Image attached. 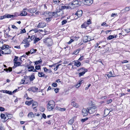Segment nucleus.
Masks as SVG:
<instances>
[{
    "mask_svg": "<svg viewBox=\"0 0 130 130\" xmlns=\"http://www.w3.org/2000/svg\"><path fill=\"white\" fill-rule=\"evenodd\" d=\"M55 105L54 102L53 101H49L47 105V109L49 111H51L54 108Z\"/></svg>",
    "mask_w": 130,
    "mask_h": 130,
    "instance_id": "1",
    "label": "nucleus"
},
{
    "mask_svg": "<svg viewBox=\"0 0 130 130\" xmlns=\"http://www.w3.org/2000/svg\"><path fill=\"white\" fill-rule=\"evenodd\" d=\"M43 42L48 46H51L53 43V41L51 38H47L44 39Z\"/></svg>",
    "mask_w": 130,
    "mask_h": 130,
    "instance_id": "2",
    "label": "nucleus"
},
{
    "mask_svg": "<svg viewBox=\"0 0 130 130\" xmlns=\"http://www.w3.org/2000/svg\"><path fill=\"white\" fill-rule=\"evenodd\" d=\"M87 109L89 112L90 114H92L94 113L96 110V107L95 106L89 107Z\"/></svg>",
    "mask_w": 130,
    "mask_h": 130,
    "instance_id": "3",
    "label": "nucleus"
},
{
    "mask_svg": "<svg viewBox=\"0 0 130 130\" xmlns=\"http://www.w3.org/2000/svg\"><path fill=\"white\" fill-rule=\"evenodd\" d=\"M80 3V2L79 1H73L71 3H69V5H71V6L73 7L72 9L74 7L77 6V5H79V3Z\"/></svg>",
    "mask_w": 130,
    "mask_h": 130,
    "instance_id": "4",
    "label": "nucleus"
},
{
    "mask_svg": "<svg viewBox=\"0 0 130 130\" xmlns=\"http://www.w3.org/2000/svg\"><path fill=\"white\" fill-rule=\"evenodd\" d=\"M63 4H62L61 5H60V6H61V9L62 10L64 9H72V8L73 7L71 6V5H69V3L68 5L65 4L63 6H62L61 5H63Z\"/></svg>",
    "mask_w": 130,
    "mask_h": 130,
    "instance_id": "5",
    "label": "nucleus"
},
{
    "mask_svg": "<svg viewBox=\"0 0 130 130\" xmlns=\"http://www.w3.org/2000/svg\"><path fill=\"white\" fill-rule=\"evenodd\" d=\"M83 3L85 5L89 6L93 2V0H84L82 1Z\"/></svg>",
    "mask_w": 130,
    "mask_h": 130,
    "instance_id": "6",
    "label": "nucleus"
},
{
    "mask_svg": "<svg viewBox=\"0 0 130 130\" xmlns=\"http://www.w3.org/2000/svg\"><path fill=\"white\" fill-rule=\"evenodd\" d=\"M62 10H63L61 9V6L59 5V9H56V10L55 11L57 14H58V16L62 15L63 14V11Z\"/></svg>",
    "mask_w": 130,
    "mask_h": 130,
    "instance_id": "7",
    "label": "nucleus"
},
{
    "mask_svg": "<svg viewBox=\"0 0 130 130\" xmlns=\"http://www.w3.org/2000/svg\"><path fill=\"white\" fill-rule=\"evenodd\" d=\"M62 10H63L61 9V6L59 5V9H56V10L55 11L57 14H58V16L62 15L63 14V11Z\"/></svg>",
    "mask_w": 130,
    "mask_h": 130,
    "instance_id": "8",
    "label": "nucleus"
},
{
    "mask_svg": "<svg viewBox=\"0 0 130 130\" xmlns=\"http://www.w3.org/2000/svg\"><path fill=\"white\" fill-rule=\"evenodd\" d=\"M46 26V24L44 22H40V23H39V24L37 26V27L38 28H43L44 27Z\"/></svg>",
    "mask_w": 130,
    "mask_h": 130,
    "instance_id": "9",
    "label": "nucleus"
},
{
    "mask_svg": "<svg viewBox=\"0 0 130 130\" xmlns=\"http://www.w3.org/2000/svg\"><path fill=\"white\" fill-rule=\"evenodd\" d=\"M88 70L84 68H82V72L78 74L79 76L80 77L82 76Z\"/></svg>",
    "mask_w": 130,
    "mask_h": 130,
    "instance_id": "10",
    "label": "nucleus"
},
{
    "mask_svg": "<svg viewBox=\"0 0 130 130\" xmlns=\"http://www.w3.org/2000/svg\"><path fill=\"white\" fill-rule=\"evenodd\" d=\"M88 112L87 110L83 108L82 110V114L84 116H86L88 114Z\"/></svg>",
    "mask_w": 130,
    "mask_h": 130,
    "instance_id": "11",
    "label": "nucleus"
},
{
    "mask_svg": "<svg viewBox=\"0 0 130 130\" xmlns=\"http://www.w3.org/2000/svg\"><path fill=\"white\" fill-rule=\"evenodd\" d=\"M27 10V9L26 8H24L21 13L20 15L22 16H26L27 14V13L25 10Z\"/></svg>",
    "mask_w": 130,
    "mask_h": 130,
    "instance_id": "12",
    "label": "nucleus"
},
{
    "mask_svg": "<svg viewBox=\"0 0 130 130\" xmlns=\"http://www.w3.org/2000/svg\"><path fill=\"white\" fill-rule=\"evenodd\" d=\"M82 13L83 12L82 10H78L77 13L75 14V15H77L78 17H79L82 16Z\"/></svg>",
    "mask_w": 130,
    "mask_h": 130,
    "instance_id": "13",
    "label": "nucleus"
},
{
    "mask_svg": "<svg viewBox=\"0 0 130 130\" xmlns=\"http://www.w3.org/2000/svg\"><path fill=\"white\" fill-rule=\"evenodd\" d=\"M45 16L47 17H49L52 18V12H46L45 13Z\"/></svg>",
    "mask_w": 130,
    "mask_h": 130,
    "instance_id": "14",
    "label": "nucleus"
},
{
    "mask_svg": "<svg viewBox=\"0 0 130 130\" xmlns=\"http://www.w3.org/2000/svg\"><path fill=\"white\" fill-rule=\"evenodd\" d=\"M11 50L8 48L5 50V54H9L11 53Z\"/></svg>",
    "mask_w": 130,
    "mask_h": 130,
    "instance_id": "15",
    "label": "nucleus"
},
{
    "mask_svg": "<svg viewBox=\"0 0 130 130\" xmlns=\"http://www.w3.org/2000/svg\"><path fill=\"white\" fill-rule=\"evenodd\" d=\"M21 64V63L19 62L16 61L14 62V66L13 68H15L19 66Z\"/></svg>",
    "mask_w": 130,
    "mask_h": 130,
    "instance_id": "16",
    "label": "nucleus"
},
{
    "mask_svg": "<svg viewBox=\"0 0 130 130\" xmlns=\"http://www.w3.org/2000/svg\"><path fill=\"white\" fill-rule=\"evenodd\" d=\"M74 65L78 67L81 65V63L79 62L78 60L74 61Z\"/></svg>",
    "mask_w": 130,
    "mask_h": 130,
    "instance_id": "17",
    "label": "nucleus"
},
{
    "mask_svg": "<svg viewBox=\"0 0 130 130\" xmlns=\"http://www.w3.org/2000/svg\"><path fill=\"white\" fill-rule=\"evenodd\" d=\"M31 41V40L30 38H27L26 39L23 40L22 42V43H29Z\"/></svg>",
    "mask_w": 130,
    "mask_h": 130,
    "instance_id": "18",
    "label": "nucleus"
},
{
    "mask_svg": "<svg viewBox=\"0 0 130 130\" xmlns=\"http://www.w3.org/2000/svg\"><path fill=\"white\" fill-rule=\"evenodd\" d=\"M71 105L72 106L75 107L77 108L79 107L78 104L75 102H72L71 103Z\"/></svg>",
    "mask_w": 130,
    "mask_h": 130,
    "instance_id": "19",
    "label": "nucleus"
},
{
    "mask_svg": "<svg viewBox=\"0 0 130 130\" xmlns=\"http://www.w3.org/2000/svg\"><path fill=\"white\" fill-rule=\"evenodd\" d=\"M27 10L29 11V12L31 13H34L36 11V9L34 8L30 9H29Z\"/></svg>",
    "mask_w": 130,
    "mask_h": 130,
    "instance_id": "20",
    "label": "nucleus"
},
{
    "mask_svg": "<svg viewBox=\"0 0 130 130\" xmlns=\"http://www.w3.org/2000/svg\"><path fill=\"white\" fill-rule=\"evenodd\" d=\"M32 31H33L34 32H42L43 31L41 29H39L38 30L36 28H35L34 29L31 30L30 32Z\"/></svg>",
    "mask_w": 130,
    "mask_h": 130,
    "instance_id": "21",
    "label": "nucleus"
},
{
    "mask_svg": "<svg viewBox=\"0 0 130 130\" xmlns=\"http://www.w3.org/2000/svg\"><path fill=\"white\" fill-rule=\"evenodd\" d=\"M107 76L108 77V78H110L111 77H115V76L113 75L112 72L111 71H110L108 74H106Z\"/></svg>",
    "mask_w": 130,
    "mask_h": 130,
    "instance_id": "22",
    "label": "nucleus"
},
{
    "mask_svg": "<svg viewBox=\"0 0 130 130\" xmlns=\"http://www.w3.org/2000/svg\"><path fill=\"white\" fill-rule=\"evenodd\" d=\"M1 117L2 119H4L5 121L8 119L6 118L7 117L5 116V115L4 114L1 113Z\"/></svg>",
    "mask_w": 130,
    "mask_h": 130,
    "instance_id": "23",
    "label": "nucleus"
},
{
    "mask_svg": "<svg viewBox=\"0 0 130 130\" xmlns=\"http://www.w3.org/2000/svg\"><path fill=\"white\" fill-rule=\"evenodd\" d=\"M33 101V100H31L29 101H27L25 102V104L27 105H30L32 104Z\"/></svg>",
    "mask_w": 130,
    "mask_h": 130,
    "instance_id": "24",
    "label": "nucleus"
},
{
    "mask_svg": "<svg viewBox=\"0 0 130 130\" xmlns=\"http://www.w3.org/2000/svg\"><path fill=\"white\" fill-rule=\"evenodd\" d=\"M52 18L53 17H57L58 16V14H57V13L56 12H52Z\"/></svg>",
    "mask_w": 130,
    "mask_h": 130,
    "instance_id": "25",
    "label": "nucleus"
},
{
    "mask_svg": "<svg viewBox=\"0 0 130 130\" xmlns=\"http://www.w3.org/2000/svg\"><path fill=\"white\" fill-rule=\"evenodd\" d=\"M116 36H113L112 35H111L109 36L107 38V39L110 40L114 38H116Z\"/></svg>",
    "mask_w": 130,
    "mask_h": 130,
    "instance_id": "26",
    "label": "nucleus"
},
{
    "mask_svg": "<svg viewBox=\"0 0 130 130\" xmlns=\"http://www.w3.org/2000/svg\"><path fill=\"white\" fill-rule=\"evenodd\" d=\"M110 111H109V110L107 108H106L105 110L104 113L105 114H106L107 115L109 114Z\"/></svg>",
    "mask_w": 130,
    "mask_h": 130,
    "instance_id": "27",
    "label": "nucleus"
},
{
    "mask_svg": "<svg viewBox=\"0 0 130 130\" xmlns=\"http://www.w3.org/2000/svg\"><path fill=\"white\" fill-rule=\"evenodd\" d=\"M88 25V24L86 22H85L82 25L81 27L82 28H86Z\"/></svg>",
    "mask_w": 130,
    "mask_h": 130,
    "instance_id": "28",
    "label": "nucleus"
},
{
    "mask_svg": "<svg viewBox=\"0 0 130 130\" xmlns=\"http://www.w3.org/2000/svg\"><path fill=\"white\" fill-rule=\"evenodd\" d=\"M5 18H10L12 17H13V15H12L6 14L5 15Z\"/></svg>",
    "mask_w": 130,
    "mask_h": 130,
    "instance_id": "29",
    "label": "nucleus"
},
{
    "mask_svg": "<svg viewBox=\"0 0 130 130\" xmlns=\"http://www.w3.org/2000/svg\"><path fill=\"white\" fill-rule=\"evenodd\" d=\"M38 105V103L36 101H34L32 103V107H36Z\"/></svg>",
    "mask_w": 130,
    "mask_h": 130,
    "instance_id": "30",
    "label": "nucleus"
},
{
    "mask_svg": "<svg viewBox=\"0 0 130 130\" xmlns=\"http://www.w3.org/2000/svg\"><path fill=\"white\" fill-rule=\"evenodd\" d=\"M38 76L39 77H43L44 75V74L42 72H39L38 74Z\"/></svg>",
    "mask_w": 130,
    "mask_h": 130,
    "instance_id": "31",
    "label": "nucleus"
},
{
    "mask_svg": "<svg viewBox=\"0 0 130 130\" xmlns=\"http://www.w3.org/2000/svg\"><path fill=\"white\" fill-rule=\"evenodd\" d=\"M9 47V46L8 45H6L4 44L1 47V50H4L5 49H6Z\"/></svg>",
    "mask_w": 130,
    "mask_h": 130,
    "instance_id": "32",
    "label": "nucleus"
},
{
    "mask_svg": "<svg viewBox=\"0 0 130 130\" xmlns=\"http://www.w3.org/2000/svg\"><path fill=\"white\" fill-rule=\"evenodd\" d=\"M44 71L45 72H48V73H51L52 72V71L51 70H49L45 67L44 68Z\"/></svg>",
    "mask_w": 130,
    "mask_h": 130,
    "instance_id": "33",
    "label": "nucleus"
},
{
    "mask_svg": "<svg viewBox=\"0 0 130 130\" xmlns=\"http://www.w3.org/2000/svg\"><path fill=\"white\" fill-rule=\"evenodd\" d=\"M34 116V115L32 112H29L28 115V117H32Z\"/></svg>",
    "mask_w": 130,
    "mask_h": 130,
    "instance_id": "34",
    "label": "nucleus"
},
{
    "mask_svg": "<svg viewBox=\"0 0 130 130\" xmlns=\"http://www.w3.org/2000/svg\"><path fill=\"white\" fill-rule=\"evenodd\" d=\"M88 36H85L84 37L83 41L84 42H86L88 41Z\"/></svg>",
    "mask_w": 130,
    "mask_h": 130,
    "instance_id": "35",
    "label": "nucleus"
},
{
    "mask_svg": "<svg viewBox=\"0 0 130 130\" xmlns=\"http://www.w3.org/2000/svg\"><path fill=\"white\" fill-rule=\"evenodd\" d=\"M38 90L37 88L36 87H33L31 88V91L33 92H35Z\"/></svg>",
    "mask_w": 130,
    "mask_h": 130,
    "instance_id": "36",
    "label": "nucleus"
},
{
    "mask_svg": "<svg viewBox=\"0 0 130 130\" xmlns=\"http://www.w3.org/2000/svg\"><path fill=\"white\" fill-rule=\"evenodd\" d=\"M74 121V119L73 118L71 119L68 122V123L70 125L72 124Z\"/></svg>",
    "mask_w": 130,
    "mask_h": 130,
    "instance_id": "37",
    "label": "nucleus"
},
{
    "mask_svg": "<svg viewBox=\"0 0 130 130\" xmlns=\"http://www.w3.org/2000/svg\"><path fill=\"white\" fill-rule=\"evenodd\" d=\"M19 31V34L24 33H25L26 32V30L25 29H21L20 31Z\"/></svg>",
    "mask_w": 130,
    "mask_h": 130,
    "instance_id": "38",
    "label": "nucleus"
},
{
    "mask_svg": "<svg viewBox=\"0 0 130 130\" xmlns=\"http://www.w3.org/2000/svg\"><path fill=\"white\" fill-rule=\"evenodd\" d=\"M40 40V39L39 38H37V37H35V40H34V43H36V42H37L38 41H39Z\"/></svg>",
    "mask_w": 130,
    "mask_h": 130,
    "instance_id": "39",
    "label": "nucleus"
},
{
    "mask_svg": "<svg viewBox=\"0 0 130 130\" xmlns=\"http://www.w3.org/2000/svg\"><path fill=\"white\" fill-rule=\"evenodd\" d=\"M37 51V50L31 49L30 51V53L31 54L34 53H35Z\"/></svg>",
    "mask_w": 130,
    "mask_h": 130,
    "instance_id": "40",
    "label": "nucleus"
},
{
    "mask_svg": "<svg viewBox=\"0 0 130 130\" xmlns=\"http://www.w3.org/2000/svg\"><path fill=\"white\" fill-rule=\"evenodd\" d=\"M4 70L6 71V72H8V71H12V68L11 67H9L8 69H4Z\"/></svg>",
    "mask_w": 130,
    "mask_h": 130,
    "instance_id": "41",
    "label": "nucleus"
},
{
    "mask_svg": "<svg viewBox=\"0 0 130 130\" xmlns=\"http://www.w3.org/2000/svg\"><path fill=\"white\" fill-rule=\"evenodd\" d=\"M35 77L34 75H31L30 78L29 79L30 81H32L34 80L35 79Z\"/></svg>",
    "mask_w": 130,
    "mask_h": 130,
    "instance_id": "42",
    "label": "nucleus"
},
{
    "mask_svg": "<svg viewBox=\"0 0 130 130\" xmlns=\"http://www.w3.org/2000/svg\"><path fill=\"white\" fill-rule=\"evenodd\" d=\"M42 60L41 59H40L39 60H38V61H36L35 62V64L37 65L39 64V63L41 62H42Z\"/></svg>",
    "mask_w": 130,
    "mask_h": 130,
    "instance_id": "43",
    "label": "nucleus"
},
{
    "mask_svg": "<svg viewBox=\"0 0 130 130\" xmlns=\"http://www.w3.org/2000/svg\"><path fill=\"white\" fill-rule=\"evenodd\" d=\"M53 1L55 4L58 5L60 1L58 0H54Z\"/></svg>",
    "mask_w": 130,
    "mask_h": 130,
    "instance_id": "44",
    "label": "nucleus"
},
{
    "mask_svg": "<svg viewBox=\"0 0 130 130\" xmlns=\"http://www.w3.org/2000/svg\"><path fill=\"white\" fill-rule=\"evenodd\" d=\"M24 45V46L25 47H28L30 45V44L28 43H26Z\"/></svg>",
    "mask_w": 130,
    "mask_h": 130,
    "instance_id": "45",
    "label": "nucleus"
},
{
    "mask_svg": "<svg viewBox=\"0 0 130 130\" xmlns=\"http://www.w3.org/2000/svg\"><path fill=\"white\" fill-rule=\"evenodd\" d=\"M79 50H77L74 51V54L76 55L78 54L79 52Z\"/></svg>",
    "mask_w": 130,
    "mask_h": 130,
    "instance_id": "46",
    "label": "nucleus"
},
{
    "mask_svg": "<svg viewBox=\"0 0 130 130\" xmlns=\"http://www.w3.org/2000/svg\"><path fill=\"white\" fill-rule=\"evenodd\" d=\"M130 10V6L127 7L125 8V10L126 11H128Z\"/></svg>",
    "mask_w": 130,
    "mask_h": 130,
    "instance_id": "47",
    "label": "nucleus"
},
{
    "mask_svg": "<svg viewBox=\"0 0 130 130\" xmlns=\"http://www.w3.org/2000/svg\"><path fill=\"white\" fill-rule=\"evenodd\" d=\"M52 86L54 87H56L57 86V83H53L52 84Z\"/></svg>",
    "mask_w": 130,
    "mask_h": 130,
    "instance_id": "48",
    "label": "nucleus"
},
{
    "mask_svg": "<svg viewBox=\"0 0 130 130\" xmlns=\"http://www.w3.org/2000/svg\"><path fill=\"white\" fill-rule=\"evenodd\" d=\"M14 48H16L17 50L20 49L21 48L20 46H16L14 47Z\"/></svg>",
    "mask_w": 130,
    "mask_h": 130,
    "instance_id": "49",
    "label": "nucleus"
},
{
    "mask_svg": "<svg viewBox=\"0 0 130 130\" xmlns=\"http://www.w3.org/2000/svg\"><path fill=\"white\" fill-rule=\"evenodd\" d=\"M88 119V118H86L85 119H82L81 120L82 122L83 123L85 122Z\"/></svg>",
    "mask_w": 130,
    "mask_h": 130,
    "instance_id": "50",
    "label": "nucleus"
},
{
    "mask_svg": "<svg viewBox=\"0 0 130 130\" xmlns=\"http://www.w3.org/2000/svg\"><path fill=\"white\" fill-rule=\"evenodd\" d=\"M35 68L37 70H39L40 68V66L39 65L36 66L35 67Z\"/></svg>",
    "mask_w": 130,
    "mask_h": 130,
    "instance_id": "51",
    "label": "nucleus"
},
{
    "mask_svg": "<svg viewBox=\"0 0 130 130\" xmlns=\"http://www.w3.org/2000/svg\"><path fill=\"white\" fill-rule=\"evenodd\" d=\"M61 65V64H59L58 65H57L56 67L55 68H54V70L55 71H56L57 70L58 68H59V66L60 65Z\"/></svg>",
    "mask_w": 130,
    "mask_h": 130,
    "instance_id": "52",
    "label": "nucleus"
},
{
    "mask_svg": "<svg viewBox=\"0 0 130 130\" xmlns=\"http://www.w3.org/2000/svg\"><path fill=\"white\" fill-rule=\"evenodd\" d=\"M52 19V18H46V20L47 22L50 21Z\"/></svg>",
    "mask_w": 130,
    "mask_h": 130,
    "instance_id": "53",
    "label": "nucleus"
},
{
    "mask_svg": "<svg viewBox=\"0 0 130 130\" xmlns=\"http://www.w3.org/2000/svg\"><path fill=\"white\" fill-rule=\"evenodd\" d=\"M124 30L127 33H128L130 32V28L125 29Z\"/></svg>",
    "mask_w": 130,
    "mask_h": 130,
    "instance_id": "54",
    "label": "nucleus"
},
{
    "mask_svg": "<svg viewBox=\"0 0 130 130\" xmlns=\"http://www.w3.org/2000/svg\"><path fill=\"white\" fill-rule=\"evenodd\" d=\"M112 101V100L111 99L108 100L107 101V104H109Z\"/></svg>",
    "mask_w": 130,
    "mask_h": 130,
    "instance_id": "55",
    "label": "nucleus"
},
{
    "mask_svg": "<svg viewBox=\"0 0 130 130\" xmlns=\"http://www.w3.org/2000/svg\"><path fill=\"white\" fill-rule=\"evenodd\" d=\"M18 57L15 56V58L13 60V61H14V62L17 61L18 59Z\"/></svg>",
    "mask_w": 130,
    "mask_h": 130,
    "instance_id": "56",
    "label": "nucleus"
},
{
    "mask_svg": "<svg viewBox=\"0 0 130 130\" xmlns=\"http://www.w3.org/2000/svg\"><path fill=\"white\" fill-rule=\"evenodd\" d=\"M117 13H112L111 14V17H115L116 16H117Z\"/></svg>",
    "mask_w": 130,
    "mask_h": 130,
    "instance_id": "57",
    "label": "nucleus"
},
{
    "mask_svg": "<svg viewBox=\"0 0 130 130\" xmlns=\"http://www.w3.org/2000/svg\"><path fill=\"white\" fill-rule=\"evenodd\" d=\"M67 22V21L66 20H63L62 22V25H63L64 24L66 23Z\"/></svg>",
    "mask_w": 130,
    "mask_h": 130,
    "instance_id": "58",
    "label": "nucleus"
},
{
    "mask_svg": "<svg viewBox=\"0 0 130 130\" xmlns=\"http://www.w3.org/2000/svg\"><path fill=\"white\" fill-rule=\"evenodd\" d=\"M5 93H8L9 94H11V91H9L5 90Z\"/></svg>",
    "mask_w": 130,
    "mask_h": 130,
    "instance_id": "59",
    "label": "nucleus"
},
{
    "mask_svg": "<svg viewBox=\"0 0 130 130\" xmlns=\"http://www.w3.org/2000/svg\"><path fill=\"white\" fill-rule=\"evenodd\" d=\"M59 89L58 88H56L54 89L55 92L56 93H57L59 91Z\"/></svg>",
    "mask_w": 130,
    "mask_h": 130,
    "instance_id": "60",
    "label": "nucleus"
},
{
    "mask_svg": "<svg viewBox=\"0 0 130 130\" xmlns=\"http://www.w3.org/2000/svg\"><path fill=\"white\" fill-rule=\"evenodd\" d=\"M123 70H125L127 69H128V68H127V64L126 65H124V67L123 68Z\"/></svg>",
    "mask_w": 130,
    "mask_h": 130,
    "instance_id": "61",
    "label": "nucleus"
},
{
    "mask_svg": "<svg viewBox=\"0 0 130 130\" xmlns=\"http://www.w3.org/2000/svg\"><path fill=\"white\" fill-rule=\"evenodd\" d=\"M12 28L14 29H18V28L14 25H12Z\"/></svg>",
    "mask_w": 130,
    "mask_h": 130,
    "instance_id": "62",
    "label": "nucleus"
},
{
    "mask_svg": "<svg viewBox=\"0 0 130 130\" xmlns=\"http://www.w3.org/2000/svg\"><path fill=\"white\" fill-rule=\"evenodd\" d=\"M79 38V37H74L73 39L74 40H77Z\"/></svg>",
    "mask_w": 130,
    "mask_h": 130,
    "instance_id": "63",
    "label": "nucleus"
},
{
    "mask_svg": "<svg viewBox=\"0 0 130 130\" xmlns=\"http://www.w3.org/2000/svg\"><path fill=\"white\" fill-rule=\"evenodd\" d=\"M5 110V109L4 108L0 107V110L1 111H3Z\"/></svg>",
    "mask_w": 130,
    "mask_h": 130,
    "instance_id": "64",
    "label": "nucleus"
}]
</instances>
